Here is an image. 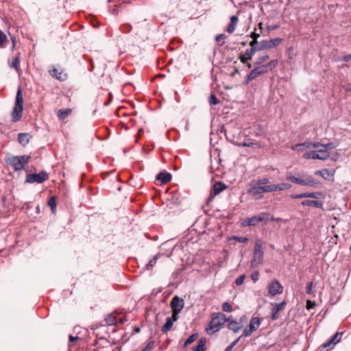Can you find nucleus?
<instances>
[{"label":"nucleus","instance_id":"nucleus-1","mask_svg":"<svg viewBox=\"0 0 351 351\" xmlns=\"http://www.w3.org/2000/svg\"><path fill=\"white\" fill-rule=\"evenodd\" d=\"M301 147L307 149L316 148V152H317L320 157V160H326L330 158V150L334 149L335 146L332 143L323 144L319 142H304L295 144L291 148L293 150H300Z\"/></svg>","mask_w":351,"mask_h":351},{"label":"nucleus","instance_id":"nucleus-2","mask_svg":"<svg viewBox=\"0 0 351 351\" xmlns=\"http://www.w3.org/2000/svg\"><path fill=\"white\" fill-rule=\"evenodd\" d=\"M229 319H226L224 314L221 313H213L212 318L208 326L206 328V331L208 335H213L219 331L222 325L228 322Z\"/></svg>","mask_w":351,"mask_h":351},{"label":"nucleus","instance_id":"nucleus-3","mask_svg":"<svg viewBox=\"0 0 351 351\" xmlns=\"http://www.w3.org/2000/svg\"><path fill=\"white\" fill-rule=\"evenodd\" d=\"M256 66L247 76V82L253 80L259 75L272 71L278 65V60H272L267 64Z\"/></svg>","mask_w":351,"mask_h":351},{"label":"nucleus","instance_id":"nucleus-4","mask_svg":"<svg viewBox=\"0 0 351 351\" xmlns=\"http://www.w3.org/2000/svg\"><path fill=\"white\" fill-rule=\"evenodd\" d=\"M23 101L22 88L19 87L16 95L15 103L11 113L13 122H17L21 119L23 111Z\"/></svg>","mask_w":351,"mask_h":351},{"label":"nucleus","instance_id":"nucleus-5","mask_svg":"<svg viewBox=\"0 0 351 351\" xmlns=\"http://www.w3.org/2000/svg\"><path fill=\"white\" fill-rule=\"evenodd\" d=\"M286 180L299 185L311 187H317L321 184V183L315 180L313 176L308 175H302L301 178H297L290 175L287 176Z\"/></svg>","mask_w":351,"mask_h":351},{"label":"nucleus","instance_id":"nucleus-6","mask_svg":"<svg viewBox=\"0 0 351 351\" xmlns=\"http://www.w3.org/2000/svg\"><path fill=\"white\" fill-rule=\"evenodd\" d=\"M30 158V156L28 155L12 156L7 160V162L11 165L15 171H19L23 169L25 166L29 163Z\"/></svg>","mask_w":351,"mask_h":351},{"label":"nucleus","instance_id":"nucleus-7","mask_svg":"<svg viewBox=\"0 0 351 351\" xmlns=\"http://www.w3.org/2000/svg\"><path fill=\"white\" fill-rule=\"evenodd\" d=\"M264 252L263 250V243L261 239L255 241L254 247L253 250V258L252 260V265H259L263 263Z\"/></svg>","mask_w":351,"mask_h":351},{"label":"nucleus","instance_id":"nucleus-8","mask_svg":"<svg viewBox=\"0 0 351 351\" xmlns=\"http://www.w3.org/2000/svg\"><path fill=\"white\" fill-rule=\"evenodd\" d=\"M269 213H261L258 215L245 219L241 223V227L254 226L258 223L268 221Z\"/></svg>","mask_w":351,"mask_h":351},{"label":"nucleus","instance_id":"nucleus-9","mask_svg":"<svg viewBox=\"0 0 351 351\" xmlns=\"http://www.w3.org/2000/svg\"><path fill=\"white\" fill-rule=\"evenodd\" d=\"M251 187L247 190V193L256 199H261L263 197V193H270L269 185L267 186H259L250 184Z\"/></svg>","mask_w":351,"mask_h":351},{"label":"nucleus","instance_id":"nucleus-10","mask_svg":"<svg viewBox=\"0 0 351 351\" xmlns=\"http://www.w3.org/2000/svg\"><path fill=\"white\" fill-rule=\"evenodd\" d=\"M261 319L257 317H253L250 321L249 325L244 329L242 333V337H249L254 331H256L261 325Z\"/></svg>","mask_w":351,"mask_h":351},{"label":"nucleus","instance_id":"nucleus-11","mask_svg":"<svg viewBox=\"0 0 351 351\" xmlns=\"http://www.w3.org/2000/svg\"><path fill=\"white\" fill-rule=\"evenodd\" d=\"M119 313L117 311H114L109 315H108L104 320V322L105 323V325L106 326H116L119 324H121L124 322H127V318L125 316H123V317L118 318L117 315Z\"/></svg>","mask_w":351,"mask_h":351},{"label":"nucleus","instance_id":"nucleus-12","mask_svg":"<svg viewBox=\"0 0 351 351\" xmlns=\"http://www.w3.org/2000/svg\"><path fill=\"white\" fill-rule=\"evenodd\" d=\"M49 178L48 173L43 171L38 173H30L26 177V182L29 183H42Z\"/></svg>","mask_w":351,"mask_h":351},{"label":"nucleus","instance_id":"nucleus-13","mask_svg":"<svg viewBox=\"0 0 351 351\" xmlns=\"http://www.w3.org/2000/svg\"><path fill=\"white\" fill-rule=\"evenodd\" d=\"M170 306L172 310V315L178 316L184 307V301L178 296H174L171 301Z\"/></svg>","mask_w":351,"mask_h":351},{"label":"nucleus","instance_id":"nucleus-14","mask_svg":"<svg viewBox=\"0 0 351 351\" xmlns=\"http://www.w3.org/2000/svg\"><path fill=\"white\" fill-rule=\"evenodd\" d=\"M283 287L277 280H273L268 285V292L271 296H275L276 295L282 293L283 292Z\"/></svg>","mask_w":351,"mask_h":351},{"label":"nucleus","instance_id":"nucleus-15","mask_svg":"<svg viewBox=\"0 0 351 351\" xmlns=\"http://www.w3.org/2000/svg\"><path fill=\"white\" fill-rule=\"evenodd\" d=\"M50 75L59 81H64L67 78V74L62 69H57L53 67L49 71Z\"/></svg>","mask_w":351,"mask_h":351},{"label":"nucleus","instance_id":"nucleus-16","mask_svg":"<svg viewBox=\"0 0 351 351\" xmlns=\"http://www.w3.org/2000/svg\"><path fill=\"white\" fill-rule=\"evenodd\" d=\"M335 173V171L334 169H322L315 171V175L319 176L326 180H333Z\"/></svg>","mask_w":351,"mask_h":351},{"label":"nucleus","instance_id":"nucleus-17","mask_svg":"<svg viewBox=\"0 0 351 351\" xmlns=\"http://www.w3.org/2000/svg\"><path fill=\"white\" fill-rule=\"evenodd\" d=\"M282 41V38H276L269 40H264L261 43V48L264 49H269L279 45Z\"/></svg>","mask_w":351,"mask_h":351},{"label":"nucleus","instance_id":"nucleus-18","mask_svg":"<svg viewBox=\"0 0 351 351\" xmlns=\"http://www.w3.org/2000/svg\"><path fill=\"white\" fill-rule=\"evenodd\" d=\"M179 316L171 315V317H168L166 319L165 324L162 326L161 330L163 333H167L172 328L173 324L178 319Z\"/></svg>","mask_w":351,"mask_h":351},{"label":"nucleus","instance_id":"nucleus-19","mask_svg":"<svg viewBox=\"0 0 351 351\" xmlns=\"http://www.w3.org/2000/svg\"><path fill=\"white\" fill-rule=\"evenodd\" d=\"M269 192L272 193L289 189L291 187V184L282 182L279 184H269Z\"/></svg>","mask_w":351,"mask_h":351},{"label":"nucleus","instance_id":"nucleus-20","mask_svg":"<svg viewBox=\"0 0 351 351\" xmlns=\"http://www.w3.org/2000/svg\"><path fill=\"white\" fill-rule=\"evenodd\" d=\"M285 305H286L285 302H282L279 304H272L273 307L271 309V316L272 320H276L278 318L279 311L282 310Z\"/></svg>","mask_w":351,"mask_h":351},{"label":"nucleus","instance_id":"nucleus-21","mask_svg":"<svg viewBox=\"0 0 351 351\" xmlns=\"http://www.w3.org/2000/svg\"><path fill=\"white\" fill-rule=\"evenodd\" d=\"M256 51L255 48H249L245 50V52L244 54L239 56V60L243 64H245L249 60H250L252 56L254 55Z\"/></svg>","mask_w":351,"mask_h":351},{"label":"nucleus","instance_id":"nucleus-22","mask_svg":"<svg viewBox=\"0 0 351 351\" xmlns=\"http://www.w3.org/2000/svg\"><path fill=\"white\" fill-rule=\"evenodd\" d=\"M320 195V193L319 192H312V193H304L300 194H292L291 195V198L292 199H300V198H306L311 197L317 199Z\"/></svg>","mask_w":351,"mask_h":351},{"label":"nucleus","instance_id":"nucleus-23","mask_svg":"<svg viewBox=\"0 0 351 351\" xmlns=\"http://www.w3.org/2000/svg\"><path fill=\"white\" fill-rule=\"evenodd\" d=\"M21 63V53H18L14 58L13 59L12 62H9V65L11 68H13L16 70L19 75H21L22 73V70L20 67Z\"/></svg>","mask_w":351,"mask_h":351},{"label":"nucleus","instance_id":"nucleus-24","mask_svg":"<svg viewBox=\"0 0 351 351\" xmlns=\"http://www.w3.org/2000/svg\"><path fill=\"white\" fill-rule=\"evenodd\" d=\"M226 189V185L221 182H216L212 189L210 192V196L213 197L218 194H219L221 191Z\"/></svg>","mask_w":351,"mask_h":351},{"label":"nucleus","instance_id":"nucleus-25","mask_svg":"<svg viewBox=\"0 0 351 351\" xmlns=\"http://www.w3.org/2000/svg\"><path fill=\"white\" fill-rule=\"evenodd\" d=\"M156 179L160 182L161 184H165L171 181V175L169 173H160L157 175Z\"/></svg>","mask_w":351,"mask_h":351},{"label":"nucleus","instance_id":"nucleus-26","mask_svg":"<svg viewBox=\"0 0 351 351\" xmlns=\"http://www.w3.org/2000/svg\"><path fill=\"white\" fill-rule=\"evenodd\" d=\"M31 137L28 133H20L18 135L19 143L25 147L29 143Z\"/></svg>","mask_w":351,"mask_h":351},{"label":"nucleus","instance_id":"nucleus-27","mask_svg":"<svg viewBox=\"0 0 351 351\" xmlns=\"http://www.w3.org/2000/svg\"><path fill=\"white\" fill-rule=\"evenodd\" d=\"M238 21H239V19L237 16H232L230 17V23L228 25L227 29H226V31L229 34H232L234 32L236 27L237 25Z\"/></svg>","mask_w":351,"mask_h":351},{"label":"nucleus","instance_id":"nucleus-28","mask_svg":"<svg viewBox=\"0 0 351 351\" xmlns=\"http://www.w3.org/2000/svg\"><path fill=\"white\" fill-rule=\"evenodd\" d=\"M73 112L71 108L60 109L57 112V117L61 121L66 119Z\"/></svg>","mask_w":351,"mask_h":351},{"label":"nucleus","instance_id":"nucleus-29","mask_svg":"<svg viewBox=\"0 0 351 351\" xmlns=\"http://www.w3.org/2000/svg\"><path fill=\"white\" fill-rule=\"evenodd\" d=\"M206 339L200 338L197 341V345L193 348V351H205L206 350Z\"/></svg>","mask_w":351,"mask_h":351},{"label":"nucleus","instance_id":"nucleus-30","mask_svg":"<svg viewBox=\"0 0 351 351\" xmlns=\"http://www.w3.org/2000/svg\"><path fill=\"white\" fill-rule=\"evenodd\" d=\"M302 157L304 159L320 160V157L316 150L306 152L303 154Z\"/></svg>","mask_w":351,"mask_h":351},{"label":"nucleus","instance_id":"nucleus-31","mask_svg":"<svg viewBox=\"0 0 351 351\" xmlns=\"http://www.w3.org/2000/svg\"><path fill=\"white\" fill-rule=\"evenodd\" d=\"M302 205L306 206L321 207L322 206V203L317 200H304L302 202Z\"/></svg>","mask_w":351,"mask_h":351},{"label":"nucleus","instance_id":"nucleus-32","mask_svg":"<svg viewBox=\"0 0 351 351\" xmlns=\"http://www.w3.org/2000/svg\"><path fill=\"white\" fill-rule=\"evenodd\" d=\"M286 53L289 60H293L298 55L294 47L292 46L287 49Z\"/></svg>","mask_w":351,"mask_h":351},{"label":"nucleus","instance_id":"nucleus-33","mask_svg":"<svg viewBox=\"0 0 351 351\" xmlns=\"http://www.w3.org/2000/svg\"><path fill=\"white\" fill-rule=\"evenodd\" d=\"M234 143L237 145L241 146V147H253V146H255V147H256L258 148H260L261 147L260 143H254V142H252V141H244L243 143L236 142Z\"/></svg>","mask_w":351,"mask_h":351},{"label":"nucleus","instance_id":"nucleus-34","mask_svg":"<svg viewBox=\"0 0 351 351\" xmlns=\"http://www.w3.org/2000/svg\"><path fill=\"white\" fill-rule=\"evenodd\" d=\"M47 205L50 207L52 213H55L56 210V199L55 196L53 195L49 198Z\"/></svg>","mask_w":351,"mask_h":351},{"label":"nucleus","instance_id":"nucleus-35","mask_svg":"<svg viewBox=\"0 0 351 351\" xmlns=\"http://www.w3.org/2000/svg\"><path fill=\"white\" fill-rule=\"evenodd\" d=\"M228 327L230 330L237 332L241 328V324L237 321H230L228 324Z\"/></svg>","mask_w":351,"mask_h":351},{"label":"nucleus","instance_id":"nucleus-36","mask_svg":"<svg viewBox=\"0 0 351 351\" xmlns=\"http://www.w3.org/2000/svg\"><path fill=\"white\" fill-rule=\"evenodd\" d=\"M198 338V334L194 333L191 335L184 342V347H186L193 343Z\"/></svg>","mask_w":351,"mask_h":351},{"label":"nucleus","instance_id":"nucleus-37","mask_svg":"<svg viewBox=\"0 0 351 351\" xmlns=\"http://www.w3.org/2000/svg\"><path fill=\"white\" fill-rule=\"evenodd\" d=\"M336 343L331 339L325 342L322 345V348H326L327 350H331Z\"/></svg>","mask_w":351,"mask_h":351},{"label":"nucleus","instance_id":"nucleus-38","mask_svg":"<svg viewBox=\"0 0 351 351\" xmlns=\"http://www.w3.org/2000/svg\"><path fill=\"white\" fill-rule=\"evenodd\" d=\"M232 239H234L239 243H246L248 241V238L246 237L232 236L230 238V240Z\"/></svg>","mask_w":351,"mask_h":351},{"label":"nucleus","instance_id":"nucleus-39","mask_svg":"<svg viewBox=\"0 0 351 351\" xmlns=\"http://www.w3.org/2000/svg\"><path fill=\"white\" fill-rule=\"evenodd\" d=\"M158 257L157 256H155L152 260L149 261V262L147 264L146 268L147 269L149 270L153 268V267L156 265L157 262Z\"/></svg>","mask_w":351,"mask_h":351},{"label":"nucleus","instance_id":"nucleus-40","mask_svg":"<svg viewBox=\"0 0 351 351\" xmlns=\"http://www.w3.org/2000/svg\"><path fill=\"white\" fill-rule=\"evenodd\" d=\"M7 40V36L4 34L3 32L0 30V47H3L4 46V44Z\"/></svg>","mask_w":351,"mask_h":351},{"label":"nucleus","instance_id":"nucleus-41","mask_svg":"<svg viewBox=\"0 0 351 351\" xmlns=\"http://www.w3.org/2000/svg\"><path fill=\"white\" fill-rule=\"evenodd\" d=\"M269 182V180L267 178H263L262 179L258 180L256 182V184L259 185V186H267V185H268L267 184Z\"/></svg>","mask_w":351,"mask_h":351},{"label":"nucleus","instance_id":"nucleus-42","mask_svg":"<svg viewBox=\"0 0 351 351\" xmlns=\"http://www.w3.org/2000/svg\"><path fill=\"white\" fill-rule=\"evenodd\" d=\"M268 59H269L268 55L261 56L257 59L256 64L261 65L263 62H266Z\"/></svg>","mask_w":351,"mask_h":351},{"label":"nucleus","instance_id":"nucleus-43","mask_svg":"<svg viewBox=\"0 0 351 351\" xmlns=\"http://www.w3.org/2000/svg\"><path fill=\"white\" fill-rule=\"evenodd\" d=\"M219 101L214 94H211L209 97V104L210 105H216L219 104Z\"/></svg>","mask_w":351,"mask_h":351},{"label":"nucleus","instance_id":"nucleus-44","mask_svg":"<svg viewBox=\"0 0 351 351\" xmlns=\"http://www.w3.org/2000/svg\"><path fill=\"white\" fill-rule=\"evenodd\" d=\"M222 309L225 312H231L232 311V307L230 303L224 302L222 304Z\"/></svg>","mask_w":351,"mask_h":351},{"label":"nucleus","instance_id":"nucleus-45","mask_svg":"<svg viewBox=\"0 0 351 351\" xmlns=\"http://www.w3.org/2000/svg\"><path fill=\"white\" fill-rule=\"evenodd\" d=\"M154 346V341L153 340H150L147 344L145 346V347L142 350V351H149L152 349H153Z\"/></svg>","mask_w":351,"mask_h":351},{"label":"nucleus","instance_id":"nucleus-46","mask_svg":"<svg viewBox=\"0 0 351 351\" xmlns=\"http://www.w3.org/2000/svg\"><path fill=\"white\" fill-rule=\"evenodd\" d=\"M245 275L243 274V275H241L239 278H237L235 280V284L237 285V286H240L241 285L244 280H245Z\"/></svg>","mask_w":351,"mask_h":351},{"label":"nucleus","instance_id":"nucleus-47","mask_svg":"<svg viewBox=\"0 0 351 351\" xmlns=\"http://www.w3.org/2000/svg\"><path fill=\"white\" fill-rule=\"evenodd\" d=\"M131 29H132V26L129 23L123 24L121 26V30L123 32H128L130 31Z\"/></svg>","mask_w":351,"mask_h":351},{"label":"nucleus","instance_id":"nucleus-48","mask_svg":"<svg viewBox=\"0 0 351 351\" xmlns=\"http://www.w3.org/2000/svg\"><path fill=\"white\" fill-rule=\"evenodd\" d=\"M315 305H316V304L315 302L311 301V300H307L306 307L307 310H310V309L313 308L315 306Z\"/></svg>","mask_w":351,"mask_h":351},{"label":"nucleus","instance_id":"nucleus-49","mask_svg":"<svg viewBox=\"0 0 351 351\" xmlns=\"http://www.w3.org/2000/svg\"><path fill=\"white\" fill-rule=\"evenodd\" d=\"M259 277V272L258 271H254L251 274V278L253 280L254 282H256Z\"/></svg>","mask_w":351,"mask_h":351},{"label":"nucleus","instance_id":"nucleus-50","mask_svg":"<svg viewBox=\"0 0 351 351\" xmlns=\"http://www.w3.org/2000/svg\"><path fill=\"white\" fill-rule=\"evenodd\" d=\"M227 36L225 35V34H218L215 36V40L217 42H220L221 40H224L225 39H226Z\"/></svg>","mask_w":351,"mask_h":351},{"label":"nucleus","instance_id":"nucleus-51","mask_svg":"<svg viewBox=\"0 0 351 351\" xmlns=\"http://www.w3.org/2000/svg\"><path fill=\"white\" fill-rule=\"evenodd\" d=\"M340 334L339 332H337L332 338L331 339L333 340V341L335 343H337L339 341H340V339H341V337H340Z\"/></svg>","mask_w":351,"mask_h":351},{"label":"nucleus","instance_id":"nucleus-52","mask_svg":"<svg viewBox=\"0 0 351 351\" xmlns=\"http://www.w3.org/2000/svg\"><path fill=\"white\" fill-rule=\"evenodd\" d=\"M312 288H313V282H310L307 284L306 285V293L308 294H311L312 293Z\"/></svg>","mask_w":351,"mask_h":351},{"label":"nucleus","instance_id":"nucleus-53","mask_svg":"<svg viewBox=\"0 0 351 351\" xmlns=\"http://www.w3.org/2000/svg\"><path fill=\"white\" fill-rule=\"evenodd\" d=\"M252 38L254 40H257V38L259 37V34H256L255 32H253L251 35Z\"/></svg>","mask_w":351,"mask_h":351},{"label":"nucleus","instance_id":"nucleus-54","mask_svg":"<svg viewBox=\"0 0 351 351\" xmlns=\"http://www.w3.org/2000/svg\"><path fill=\"white\" fill-rule=\"evenodd\" d=\"M257 43V41L256 40H254L253 39V40H252L250 43V48H254V45Z\"/></svg>","mask_w":351,"mask_h":351},{"label":"nucleus","instance_id":"nucleus-55","mask_svg":"<svg viewBox=\"0 0 351 351\" xmlns=\"http://www.w3.org/2000/svg\"><path fill=\"white\" fill-rule=\"evenodd\" d=\"M350 60H351V54L346 56L343 58V60L346 61V62L349 61Z\"/></svg>","mask_w":351,"mask_h":351},{"label":"nucleus","instance_id":"nucleus-56","mask_svg":"<svg viewBox=\"0 0 351 351\" xmlns=\"http://www.w3.org/2000/svg\"><path fill=\"white\" fill-rule=\"evenodd\" d=\"M79 339L78 337H73L72 335L69 336V341H75L76 339Z\"/></svg>","mask_w":351,"mask_h":351},{"label":"nucleus","instance_id":"nucleus-57","mask_svg":"<svg viewBox=\"0 0 351 351\" xmlns=\"http://www.w3.org/2000/svg\"><path fill=\"white\" fill-rule=\"evenodd\" d=\"M143 132H144L143 129H142V128L138 129L137 136H141L142 134H143Z\"/></svg>","mask_w":351,"mask_h":351},{"label":"nucleus","instance_id":"nucleus-58","mask_svg":"<svg viewBox=\"0 0 351 351\" xmlns=\"http://www.w3.org/2000/svg\"><path fill=\"white\" fill-rule=\"evenodd\" d=\"M239 340V338L234 340L229 346H231V348H233V347L238 343Z\"/></svg>","mask_w":351,"mask_h":351},{"label":"nucleus","instance_id":"nucleus-59","mask_svg":"<svg viewBox=\"0 0 351 351\" xmlns=\"http://www.w3.org/2000/svg\"><path fill=\"white\" fill-rule=\"evenodd\" d=\"M271 221H281L282 219L281 218H275L274 217H272L271 218Z\"/></svg>","mask_w":351,"mask_h":351},{"label":"nucleus","instance_id":"nucleus-60","mask_svg":"<svg viewBox=\"0 0 351 351\" xmlns=\"http://www.w3.org/2000/svg\"><path fill=\"white\" fill-rule=\"evenodd\" d=\"M232 348H231V346H228L226 348V350H225L224 351H231V350H232Z\"/></svg>","mask_w":351,"mask_h":351},{"label":"nucleus","instance_id":"nucleus-61","mask_svg":"<svg viewBox=\"0 0 351 351\" xmlns=\"http://www.w3.org/2000/svg\"><path fill=\"white\" fill-rule=\"evenodd\" d=\"M134 332H135L136 333L139 332H140V328H138V327L135 328H134Z\"/></svg>","mask_w":351,"mask_h":351},{"label":"nucleus","instance_id":"nucleus-62","mask_svg":"<svg viewBox=\"0 0 351 351\" xmlns=\"http://www.w3.org/2000/svg\"><path fill=\"white\" fill-rule=\"evenodd\" d=\"M140 138H141V136H136V143H138V141H139Z\"/></svg>","mask_w":351,"mask_h":351},{"label":"nucleus","instance_id":"nucleus-63","mask_svg":"<svg viewBox=\"0 0 351 351\" xmlns=\"http://www.w3.org/2000/svg\"><path fill=\"white\" fill-rule=\"evenodd\" d=\"M246 64L248 68H251L252 66L250 63L247 62Z\"/></svg>","mask_w":351,"mask_h":351},{"label":"nucleus","instance_id":"nucleus-64","mask_svg":"<svg viewBox=\"0 0 351 351\" xmlns=\"http://www.w3.org/2000/svg\"><path fill=\"white\" fill-rule=\"evenodd\" d=\"M13 45L12 47L14 48L15 47V40L12 39Z\"/></svg>","mask_w":351,"mask_h":351}]
</instances>
